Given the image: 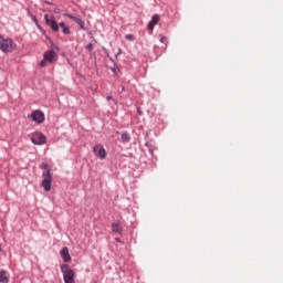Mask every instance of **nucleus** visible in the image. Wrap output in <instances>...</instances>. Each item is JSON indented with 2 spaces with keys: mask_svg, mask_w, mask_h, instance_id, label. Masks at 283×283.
<instances>
[{
  "mask_svg": "<svg viewBox=\"0 0 283 283\" xmlns=\"http://www.w3.org/2000/svg\"><path fill=\"white\" fill-rule=\"evenodd\" d=\"M45 24L51 28L53 32H59V29L62 28V34L70 35L72 34V30L65 22H56V18L54 15L44 14Z\"/></svg>",
  "mask_w": 283,
  "mask_h": 283,
  "instance_id": "nucleus-1",
  "label": "nucleus"
},
{
  "mask_svg": "<svg viewBox=\"0 0 283 283\" xmlns=\"http://www.w3.org/2000/svg\"><path fill=\"white\" fill-rule=\"evenodd\" d=\"M40 169H42V182L41 187L44 189V191H52V168H50V164L42 163L40 166Z\"/></svg>",
  "mask_w": 283,
  "mask_h": 283,
  "instance_id": "nucleus-2",
  "label": "nucleus"
},
{
  "mask_svg": "<svg viewBox=\"0 0 283 283\" xmlns=\"http://www.w3.org/2000/svg\"><path fill=\"white\" fill-rule=\"evenodd\" d=\"M14 50H17V43L11 38H4L0 34V51L8 54L14 52Z\"/></svg>",
  "mask_w": 283,
  "mask_h": 283,
  "instance_id": "nucleus-3",
  "label": "nucleus"
},
{
  "mask_svg": "<svg viewBox=\"0 0 283 283\" xmlns=\"http://www.w3.org/2000/svg\"><path fill=\"white\" fill-rule=\"evenodd\" d=\"M60 269L61 273L63 274L64 283H76V272L70 268V264L64 263Z\"/></svg>",
  "mask_w": 283,
  "mask_h": 283,
  "instance_id": "nucleus-4",
  "label": "nucleus"
},
{
  "mask_svg": "<svg viewBox=\"0 0 283 283\" xmlns=\"http://www.w3.org/2000/svg\"><path fill=\"white\" fill-rule=\"evenodd\" d=\"M28 118H31L34 123L41 125L45 123V113H43L41 109H35L30 115H28Z\"/></svg>",
  "mask_w": 283,
  "mask_h": 283,
  "instance_id": "nucleus-5",
  "label": "nucleus"
},
{
  "mask_svg": "<svg viewBox=\"0 0 283 283\" xmlns=\"http://www.w3.org/2000/svg\"><path fill=\"white\" fill-rule=\"evenodd\" d=\"M31 143H33V145H45L48 143V137H45L43 133L36 132L32 135Z\"/></svg>",
  "mask_w": 283,
  "mask_h": 283,
  "instance_id": "nucleus-6",
  "label": "nucleus"
},
{
  "mask_svg": "<svg viewBox=\"0 0 283 283\" xmlns=\"http://www.w3.org/2000/svg\"><path fill=\"white\" fill-rule=\"evenodd\" d=\"M93 153L101 160L107 158V150H105V147L101 144L94 146Z\"/></svg>",
  "mask_w": 283,
  "mask_h": 283,
  "instance_id": "nucleus-7",
  "label": "nucleus"
},
{
  "mask_svg": "<svg viewBox=\"0 0 283 283\" xmlns=\"http://www.w3.org/2000/svg\"><path fill=\"white\" fill-rule=\"evenodd\" d=\"M43 59L48 63H56V61L59 60V55L54 50H48L44 52Z\"/></svg>",
  "mask_w": 283,
  "mask_h": 283,
  "instance_id": "nucleus-8",
  "label": "nucleus"
},
{
  "mask_svg": "<svg viewBox=\"0 0 283 283\" xmlns=\"http://www.w3.org/2000/svg\"><path fill=\"white\" fill-rule=\"evenodd\" d=\"M63 17H66L67 19H71V21H74L80 25V30H85V21L78 17H74L71 13H64Z\"/></svg>",
  "mask_w": 283,
  "mask_h": 283,
  "instance_id": "nucleus-9",
  "label": "nucleus"
},
{
  "mask_svg": "<svg viewBox=\"0 0 283 283\" xmlns=\"http://www.w3.org/2000/svg\"><path fill=\"white\" fill-rule=\"evenodd\" d=\"M33 23H35L38 30L41 32V34H43L45 36V39H48V41H52V39L48 35V32L45 31V29H43V27H41V24L39 23V20L36 19V15H32L31 17Z\"/></svg>",
  "mask_w": 283,
  "mask_h": 283,
  "instance_id": "nucleus-10",
  "label": "nucleus"
},
{
  "mask_svg": "<svg viewBox=\"0 0 283 283\" xmlns=\"http://www.w3.org/2000/svg\"><path fill=\"white\" fill-rule=\"evenodd\" d=\"M160 22V15L155 14L153 15L151 20L148 22V30L151 32L154 31V28H156V25H158V23Z\"/></svg>",
  "mask_w": 283,
  "mask_h": 283,
  "instance_id": "nucleus-11",
  "label": "nucleus"
},
{
  "mask_svg": "<svg viewBox=\"0 0 283 283\" xmlns=\"http://www.w3.org/2000/svg\"><path fill=\"white\" fill-rule=\"evenodd\" d=\"M60 255H61L63 262H72V256L70 255V249H67V247H64L60 251Z\"/></svg>",
  "mask_w": 283,
  "mask_h": 283,
  "instance_id": "nucleus-12",
  "label": "nucleus"
},
{
  "mask_svg": "<svg viewBox=\"0 0 283 283\" xmlns=\"http://www.w3.org/2000/svg\"><path fill=\"white\" fill-rule=\"evenodd\" d=\"M111 229L113 233H118V235H123V226L120 224V222L112 223Z\"/></svg>",
  "mask_w": 283,
  "mask_h": 283,
  "instance_id": "nucleus-13",
  "label": "nucleus"
},
{
  "mask_svg": "<svg viewBox=\"0 0 283 283\" xmlns=\"http://www.w3.org/2000/svg\"><path fill=\"white\" fill-rule=\"evenodd\" d=\"M10 277H8L6 270L0 271V283H9Z\"/></svg>",
  "mask_w": 283,
  "mask_h": 283,
  "instance_id": "nucleus-14",
  "label": "nucleus"
},
{
  "mask_svg": "<svg viewBox=\"0 0 283 283\" xmlns=\"http://www.w3.org/2000/svg\"><path fill=\"white\" fill-rule=\"evenodd\" d=\"M129 140H132V136L129 135V133H122V143H129Z\"/></svg>",
  "mask_w": 283,
  "mask_h": 283,
  "instance_id": "nucleus-15",
  "label": "nucleus"
},
{
  "mask_svg": "<svg viewBox=\"0 0 283 283\" xmlns=\"http://www.w3.org/2000/svg\"><path fill=\"white\" fill-rule=\"evenodd\" d=\"M145 145L148 148L150 156H154V147L151 146V143L147 142Z\"/></svg>",
  "mask_w": 283,
  "mask_h": 283,
  "instance_id": "nucleus-16",
  "label": "nucleus"
},
{
  "mask_svg": "<svg viewBox=\"0 0 283 283\" xmlns=\"http://www.w3.org/2000/svg\"><path fill=\"white\" fill-rule=\"evenodd\" d=\"M125 39H126V41H136V36H134V34H132V33L126 34Z\"/></svg>",
  "mask_w": 283,
  "mask_h": 283,
  "instance_id": "nucleus-17",
  "label": "nucleus"
},
{
  "mask_svg": "<svg viewBox=\"0 0 283 283\" xmlns=\"http://www.w3.org/2000/svg\"><path fill=\"white\" fill-rule=\"evenodd\" d=\"M40 67H48V61H45V57L40 62Z\"/></svg>",
  "mask_w": 283,
  "mask_h": 283,
  "instance_id": "nucleus-18",
  "label": "nucleus"
},
{
  "mask_svg": "<svg viewBox=\"0 0 283 283\" xmlns=\"http://www.w3.org/2000/svg\"><path fill=\"white\" fill-rule=\"evenodd\" d=\"M86 50H87L88 52H92V50H94V44L88 43V44L86 45Z\"/></svg>",
  "mask_w": 283,
  "mask_h": 283,
  "instance_id": "nucleus-19",
  "label": "nucleus"
},
{
  "mask_svg": "<svg viewBox=\"0 0 283 283\" xmlns=\"http://www.w3.org/2000/svg\"><path fill=\"white\" fill-rule=\"evenodd\" d=\"M106 101H114L116 103V99L112 95L106 96Z\"/></svg>",
  "mask_w": 283,
  "mask_h": 283,
  "instance_id": "nucleus-20",
  "label": "nucleus"
},
{
  "mask_svg": "<svg viewBox=\"0 0 283 283\" xmlns=\"http://www.w3.org/2000/svg\"><path fill=\"white\" fill-rule=\"evenodd\" d=\"M123 54V49H118V52L115 54L116 57L120 56Z\"/></svg>",
  "mask_w": 283,
  "mask_h": 283,
  "instance_id": "nucleus-21",
  "label": "nucleus"
},
{
  "mask_svg": "<svg viewBox=\"0 0 283 283\" xmlns=\"http://www.w3.org/2000/svg\"><path fill=\"white\" fill-rule=\"evenodd\" d=\"M165 41H167V38L163 36V38L160 39V42H161V43H165Z\"/></svg>",
  "mask_w": 283,
  "mask_h": 283,
  "instance_id": "nucleus-22",
  "label": "nucleus"
},
{
  "mask_svg": "<svg viewBox=\"0 0 283 283\" xmlns=\"http://www.w3.org/2000/svg\"><path fill=\"white\" fill-rule=\"evenodd\" d=\"M137 112H138L139 116H143V111H140V108H137Z\"/></svg>",
  "mask_w": 283,
  "mask_h": 283,
  "instance_id": "nucleus-23",
  "label": "nucleus"
},
{
  "mask_svg": "<svg viewBox=\"0 0 283 283\" xmlns=\"http://www.w3.org/2000/svg\"><path fill=\"white\" fill-rule=\"evenodd\" d=\"M111 71L114 72V74H116V67H111Z\"/></svg>",
  "mask_w": 283,
  "mask_h": 283,
  "instance_id": "nucleus-24",
  "label": "nucleus"
},
{
  "mask_svg": "<svg viewBox=\"0 0 283 283\" xmlns=\"http://www.w3.org/2000/svg\"><path fill=\"white\" fill-rule=\"evenodd\" d=\"M115 242H120V238H115Z\"/></svg>",
  "mask_w": 283,
  "mask_h": 283,
  "instance_id": "nucleus-25",
  "label": "nucleus"
},
{
  "mask_svg": "<svg viewBox=\"0 0 283 283\" xmlns=\"http://www.w3.org/2000/svg\"><path fill=\"white\" fill-rule=\"evenodd\" d=\"M111 61H112V62H114V65H115V67H116V62L114 61V59H113V57H111Z\"/></svg>",
  "mask_w": 283,
  "mask_h": 283,
  "instance_id": "nucleus-26",
  "label": "nucleus"
},
{
  "mask_svg": "<svg viewBox=\"0 0 283 283\" xmlns=\"http://www.w3.org/2000/svg\"><path fill=\"white\" fill-rule=\"evenodd\" d=\"M45 3H48V6H52V3L50 1H45Z\"/></svg>",
  "mask_w": 283,
  "mask_h": 283,
  "instance_id": "nucleus-27",
  "label": "nucleus"
},
{
  "mask_svg": "<svg viewBox=\"0 0 283 283\" xmlns=\"http://www.w3.org/2000/svg\"><path fill=\"white\" fill-rule=\"evenodd\" d=\"M122 92H125V86H122Z\"/></svg>",
  "mask_w": 283,
  "mask_h": 283,
  "instance_id": "nucleus-28",
  "label": "nucleus"
},
{
  "mask_svg": "<svg viewBox=\"0 0 283 283\" xmlns=\"http://www.w3.org/2000/svg\"><path fill=\"white\" fill-rule=\"evenodd\" d=\"M0 251H2V249H1V244H0Z\"/></svg>",
  "mask_w": 283,
  "mask_h": 283,
  "instance_id": "nucleus-29",
  "label": "nucleus"
}]
</instances>
